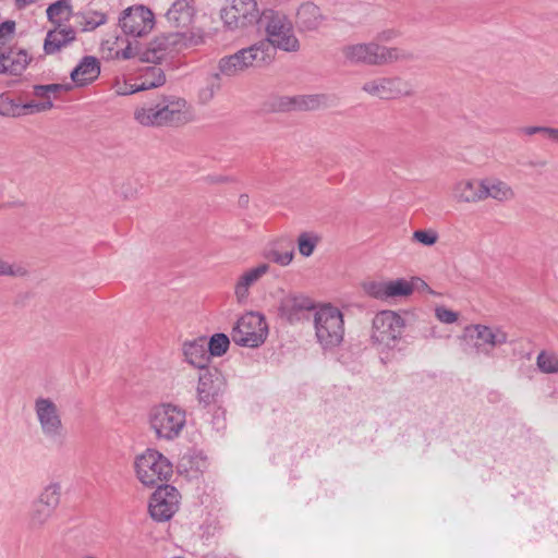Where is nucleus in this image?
I'll return each instance as SVG.
<instances>
[{
    "mask_svg": "<svg viewBox=\"0 0 558 558\" xmlns=\"http://www.w3.org/2000/svg\"><path fill=\"white\" fill-rule=\"evenodd\" d=\"M134 120L148 128H173L190 122L191 113L184 98L161 95L136 107Z\"/></svg>",
    "mask_w": 558,
    "mask_h": 558,
    "instance_id": "f257e3e1",
    "label": "nucleus"
},
{
    "mask_svg": "<svg viewBox=\"0 0 558 558\" xmlns=\"http://www.w3.org/2000/svg\"><path fill=\"white\" fill-rule=\"evenodd\" d=\"M203 43L204 33L202 29L162 34L149 43L148 48L143 52L142 60L158 63L169 54L178 53L183 49L198 46Z\"/></svg>",
    "mask_w": 558,
    "mask_h": 558,
    "instance_id": "f03ea898",
    "label": "nucleus"
},
{
    "mask_svg": "<svg viewBox=\"0 0 558 558\" xmlns=\"http://www.w3.org/2000/svg\"><path fill=\"white\" fill-rule=\"evenodd\" d=\"M315 338L324 350L339 347L344 337V319L342 312L331 305L317 307L313 317Z\"/></svg>",
    "mask_w": 558,
    "mask_h": 558,
    "instance_id": "7ed1b4c3",
    "label": "nucleus"
},
{
    "mask_svg": "<svg viewBox=\"0 0 558 558\" xmlns=\"http://www.w3.org/2000/svg\"><path fill=\"white\" fill-rule=\"evenodd\" d=\"M266 32V39L269 44V52L272 54L274 48L287 52H295L300 49V43L293 29V25L288 16L274 9H265L260 21Z\"/></svg>",
    "mask_w": 558,
    "mask_h": 558,
    "instance_id": "20e7f679",
    "label": "nucleus"
},
{
    "mask_svg": "<svg viewBox=\"0 0 558 558\" xmlns=\"http://www.w3.org/2000/svg\"><path fill=\"white\" fill-rule=\"evenodd\" d=\"M148 421L157 438L173 440L181 435L185 427L186 412L179 405L160 403L150 409Z\"/></svg>",
    "mask_w": 558,
    "mask_h": 558,
    "instance_id": "39448f33",
    "label": "nucleus"
},
{
    "mask_svg": "<svg viewBox=\"0 0 558 558\" xmlns=\"http://www.w3.org/2000/svg\"><path fill=\"white\" fill-rule=\"evenodd\" d=\"M138 481L145 486H160L172 474V464L160 452L147 449L135 460Z\"/></svg>",
    "mask_w": 558,
    "mask_h": 558,
    "instance_id": "423d86ee",
    "label": "nucleus"
},
{
    "mask_svg": "<svg viewBox=\"0 0 558 558\" xmlns=\"http://www.w3.org/2000/svg\"><path fill=\"white\" fill-rule=\"evenodd\" d=\"M343 56L352 63L381 65L403 59L404 53L395 47L381 46L377 43L355 44L343 48Z\"/></svg>",
    "mask_w": 558,
    "mask_h": 558,
    "instance_id": "0eeeda50",
    "label": "nucleus"
},
{
    "mask_svg": "<svg viewBox=\"0 0 558 558\" xmlns=\"http://www.w3.org/2000/svg\"><path fill=\"white\" fill-rule=\"evenodd\" d=\"M268 336L265 317L255 312L241 316L232 329L231 337L235 344L246 348L262 345Z\"/></svg>",
    "mask_w": 558,
    "mask_h": 558,
    "instance_id": "6e6552de",
    "label": "nucleus"
},
{
    "mask_svg": "<svg viewBox=\"0 0 558 558\" xmlns=\"http://www.w3.org/2000/svg\"><path fill=\"white\" fill-rule=\"evenodd\" d=\"M264 16L256 0H231L230 4L221 10V19L230 31L243 29L253 26Z\"/></svg>",
    "mask_w": 558,
    "mask_h": 558,
    "instance_id": "1a4fd4ad",
    "label": "nucleus"
},
{
    "mask_svg": "<svg viewBox=\"0 0 558 558\" xmlns=\"http://www.w3.org/2000/svg\"><path fill=\"white\" fill-rule=\"evenodd\" d=\"M34 412L41 434L50 441H61L65 437L61 412L50 398L38 397L34 402Z\"/></svg>",
    "mask_w": 558,
    "mask_h": 558,
    "instance_id": "9d476101",
    "label": "nucleus"
},
{
    "mask_svg": "<svg viewBox=\"0 0 558 558\" xmlns=\"http://www.w3.org/2000/svg\"><path fill=\"white\" fill-rule=\"evenodd\" d=\"M227 390L223 374L217 367L198 371L196 399L201 407L207 409L217 405Z\"/></svg>",
    "mask_w": 558,
    "mask_h": 558,
    "instance_id": "9b49d317",
    "label": "nucleus"
},
{
    "mask_svg": "<svg viewBox=\"0 0 558 558\" xmlns=\"http://www.w3.org/2000/svg\"><path fill=\"white\" fill-rule=\"evenodd\" d=\"M405 328L404 319L393 311H381L373 318L372 339L385 347L395 348Z\"/></svg>",
    "mask_w": 558,
    "mask_h": 558,
    "instance_id": "f8f14e48",
    "label": "nucleus"
},
{
    "mask_svg": "<svg viewBox=\"0 0 558 558\" xmlns=\"http://www.w3.org/2000/svg\"><path fill=\"white\" fill-rule=\"evenodd\" d=\"M418 281V278H411L410 280L404 278L386 281L372 280L363 283V290L367 295L374 299L389 301L410 296L414 292Z\"/></svg>",
    "mask_w": 558,
    "mask_h": 558,
    "instance_id": "ddd939ff",
    "label": "nucleus"
},
{
    "mask_svg": "<svg viewBox=\"0 0 558 558\" xmlns=\"http://www.w3.org/2000/svg\"><path fill=\"white\" fill-rule=\"evenodd\" d=\"M119 25L128 36L143 37L155 26L154 13L144 5L130 7L121 13Z\"/></svg>",
    "mask_w": 558,
    "mask_h": 558,
    "instance_id": "4468645a",
    "label": "nucleus"
},
{
    "mask_svg": "<svg viewBox=\"0 0 558 558\" xmlns=\"http://www.w3.org/2000/svg\"><path fill=\"white\" fill-rule=\"evenodd\" d=\"M362 90L380 99H395L414 94V87L401 77H377L363 84Z\"/></svg>",
    "mask_w": 558,
    "mask_h": 558,
    "instance_id": "2eb2a0df",
    "label": "nucleus"
},
{
    "mask_svg": "<svg viewBox=\"0 0 558 558\" xmlns=\"http://www.w3.org/2000/svg\"><path fill=\"white\" fill-rule=\"evenodd\" d=\"M180 494L170 485H160L151 495L149 501V513L159 522L170 520L179 509Z\"/></svg>",
    "mask_w": 558,
    "mask_h": 558,
    "instance_id": "dca6fc26",
    "label": "nucleus"
},
{
    "mask_svg": "<svg viewBox=\"0 0 558 558\" xmlns=\"http://www.w3.org/2000/svg\"><path fill=\"white\" fill-rule=\"evenodd\" d=\"M463 337L473 342L478 351H483L486 345L495 348L505 344L508 335L499 327H489L486 325H469L464 328Z\"/></svg>",
    "mask_w": 558,
    "mask_h": 558,
    "instance_id": "f3484780",
    "label": "nucleus"
},
{
    "mask_svg": "<svg viewBox=\"0 0 558 558\" xmlns=\"http://www.w3.org/2000/svg\"><path fill=\"white\" fill-rule=\"evenodd\" d=\"M315 308L314 301L302 293L286 295L279 306L280 316L290 324L299 323L307 318L308 313Z\"/></svg>",
    "mask_w": 558,
    "mask_h": 558,
    "instance_id": "a211bd4d",
    "label": "nucleus"
},
{
    "mask_svg": "<svg viewBox=\"0 0 558 558\" xmlns=\"http://www.w3.org/2000/svg\"><path fill=\"white\" fill-rule=\"evenodd\" d=\"M270 267L262 263L253 268L246 269L239 276L234 284V295L239 303H245L250 295V289L254 287L268 271Z\"/></svg>",
    "mask_w": 558,
    "mask_h": 558,
    "instance_id": "6ab92c4d",
    "label": "nucleus"
},
{
    "mask_svg": "<svg viewBox=\"0 0 558 558\" xmlns=\"http://www.w3.org/2000/svg\"><path fill=\"white\" fill-rule=\"evenodd\" d=\"M195 15L194 0H174L166 12L168 23L177 28H187L193 23Z\"/></svg>",
    "mask_w": 558,
    "mask_h": 558,
    "instance_id": "aec40b11",
    "label": "nucleus"
},
{
    "mask_svg": "<svg viewBox=\"0 0 558 558\" xmlns=\"http://www.w3.org/2000/svg\"><path fill=\"white\" fill-rule=\"evenodd\" d=\"M185 361L198 371L210 367V354L207 351V340L205 337H198L187 340L182 345Z\"/></svg>",
    "mask_w": 558,
    "mask_h": 558,
    "instance_id": "412c9836",
    "label": "nucleus"
},
{
    "mask_svg": "<svg viewBox=\"0 0 558 558\" xmlns=\"http://www.w3.org/2000/svg\"><path fill=\"white\" fill-rule=\"evenodd\" d=\"M483 179H462L452 186V197L457 203L476 204L483 202Z\"/></svg>",
    "mask_w": 558,
    "mask_h": 558,
    "instance_id": "4be33fe9",
    "label": "nucleus"
},
{
    "mask_svg": "<svg viewBox=\"0 0 558 558\" xmlns=\"http://www.w3.org/2000/svg\"><path fill=\"white\" fill-rule=\"evenodd\" d=\"M31 61L24 49H10L0 54V74L20 75Z\"/></svg>",
    "mask_w": 558,
    "mask_h": 558,
    "instance_id": "5701e85b",
    "label": "nucleus"
},
{
    "mask_svg": "<svg viewBox=\"0 0 558 558\" xmlns=\"http://www.w3.org/2000/svg\"><path fill=\"white\" fill-rule=\"evenodd\" d=\"M482 189L483 201L492 198L498 203H508L515 198L512 186L498 178L483 179Z\"/></svg>",
    "mask_w": 558,
    "mask_h": 558,
    "instance_id": "b1692460",
    "label": "nucleus"
},
{
    "mask_svg": "<svg viewBox=\"0 0 558 558\" xmlns=\"http://www.w3.org/2000/svg\"><path fill=\"white\" fill-rule=\"evenodd\" d=\"M99 74V61L95 57L87 56L72 70L71 78L76 86L82 87L94 82Z\"/></svg>",
    "mask_w": 558,
    "mask_h": 558,
    "instance_id": "393cba45",
    "label": "nucleus"
},
{
    "mask_svg": "<svg viewBox=\"0 0 558 558\" xmlns=\"http://www.w3.org/2000/svg\"><path fill=\"white\" fill-rule=\"evenodd\" d=\"M75 31L71 26H57L49 31L44 41V50L47 54L60 51L75 39Z\"/></svg>",
    "mask_w": 558,
    "mask_h": 558,
    "instance_id": "a878e982",
    "label": "nucleus"
},
{
    "mask_svg": "<svg viewBox=\"0 0 558 558\" xmlns=\"http://www.w3.org/2000/svg\"><path fill=\"white\" fill-rule=\"evenodd\" d=\"M320 9L312 2L303 3L298 12L295 23L300 31H316L323 23Z\"/></svg>",
    "mask_w": 558,
    "mask_h": 558,
    "instance_id": "bb28decb",
    "label": "nucleus"
},
{
    "mask_svg": "<svg viewBox=\"0 0 558 558\" xmlns=\"http://www.w3.org/2000/svg\"><path fill=\"white\" fill-rule=\"evenodd\" d=\"M242 58L245 62V70L252 66H262L272 60L267 41H258L247 48H243Z\"/></svg>",
    "mask_w": 558,
    "mask_h": 558,
    "instance_id": "cd10ccee",
    "label": "nucleus"
},
{
    "mask_svg": "<svg viewBox=\"0 0 558 558\" xmlns=\"http://www.w3.org/2000/svg\"><path fill=\"white\" fill-rule=\"evenodd\" d=\"M48 106H46L47 108ZM45 106L37 105H26V102H21L8 94H0V116L3 117H21L25 114H29L28 109H44Z\"/></svg>",
    "mask_w": 558,
    "mask_h": 558,
    "instance_id": "c85d7f7f",
    "label": "nucleus"
},
{
    "mask_svg": "<svg viewBox=\"0 0 558 558\" xmlns=\"http://www.w3.org/2000/svg\"><path fill=\"white\" fill-rule=\"evenodd\" d=\"M143 81L135 88H132L130 93H135L138 90H145L150 88H156L162 86L166 82V76L163 71L158 66H149L145 70L143 74ZM119 94L126 95L129 92L123 90L119 92Z\"/></svg>",
    "mask_w": 558,
    "mask_h": 558,
    "instance_id": "c756f323",
    "label": "nucleus"
},
{
    "mask_svg": "<svg viewBox=\"0 0 558 558\" xmlns=\"http://www.w3.org/2000/svg\"><path fill=\"white\" fill-rule=\"evenodd\" d=\"M56 510L52 508L39 504L35 500L32 505V509L28 515V524L31 529L38 530L41 529L53 515Z\"/></svg>",
    "mask_w": 558,
    "mask_h": 558,
    "instance_id": "7c9ffc66",
    "label": "nucleus"
},
{
    "mask_svg": "<svg viewBox=\"0 0 558 558\" xmlns=\"http://www.w3.org/2000/svg\"><path fill=\"white\" fill-rule=\"evenodd\" d=\"M219 71L226 76H235L245 71V62L242 58V50L223 57L219 61Z\"/></svg>",
    "mask_w": 558,
    "mask_h": 558,
    "instance_id": "2f4dec72",
    "label": "nucleus"
},
{
    "mask_svg": "<svg viewBox=\"0 0 558 558\" xmlns=\"http://www.w3.org/2000/svg\"><path fill=\"white\" fill-rule=\"evenodd\" d=\"M46 13L51 23L62 26V22L70 20L72 7L69 0H58L47 8Z\"/></svg>",
    "mask_w": 558,
    "mask_h": 558,
    "instance_id": "473e14b6",
    "label": "nucleus"
},
{
    "mask_svg": "<svg viewBox=\"0 0 558 558\" xmlns=\"http://www.w3.org/2000/svg\"><path fill=\"white\" fill-rule=\"evenodd\" d=\"M60 499L61 485L59 483H50L44 487L36 500L56 510L60 504Z\"/></svg>",
    "mask_w": 558,
    "mask_h": 558,
    "instance_id": "72a5a7b5",
    "label": "nucleus"
},
{
    "mask_svg": "<svg viewBox=\"0 0 558 558\" xmlns=\"http://www.w3.org/2000/svg\"><path fill=\"white\" fill-rule=\"evenodd\" d=\"M33 95H34V97L38 98V100L26 101V105H37L38 107L39 106H48V107L47 108L45 107L44 109H39V110L28 109L29 114L45 112V111H48L53 108V101L50 97V94L48 93L46 85H35L33 87Z\"/></svg>",
    "mask_w": 558,
    "mask_h": 558,
    "instance_id": "f704fd0d",
    "label": "nucleus"
},
{
    "mask_svg": "<svg viewBox=\"0 0 558 558\" xmlns=\"http://www.w3.org/2000/svg\"><path fill=\"white\" fill-rule=\"evenodd\" d=\"M536 365L544 374H558V354L543 350L536 357Z\"/></svg>",
    "mask_w": 558,
    "mask_h": 558,
    "instance_id": "c9c22d12",
    "label": "nucleus"
},
{
    "mask_svg": "<svg viewBox=\"0 0 558 558\" xmlns=\"http://www.w3.org/2000/svg\"><path fill=\"white\" fill-rule=\"evenodd\" d=\"M230 340L225 333H215L207 341V351L211 356H222L229 349Z\"/></svg>",
    "mask_w": 558,
    "mask_h": 558,
    "instance_id": "e433bc0d",
    "label": "nucleus"
},
{
    "mask_svg": "<svg viewBox=\"0 0 558 558\" xmlns=\"http://www.w3.org/2000/svg\"><path fill=\"white\" fill-rule=\"evenodd\" d=\"M319 239L313 233L303 232L298 238V248L301 255L308 257L313 254Z\"/></svg>",
    "mask_w": 558,
    "mask_h": 558,
    "instance_id": "4c0bfd02",
    "label": "nucleus"
},
{
    "mask_svg": "<svg viewBox=\"0 0 558 558\" xmlns=\"http://www.w3.org/2000/svg\"><path fill=\"white\" fill-rule=\"evenodd\" d=\"M221 83H220V76L218 73H215L210 75L208 78L206 87L202 88L199 90V99L203 104L209 102L216 93L220 89Z\"/></svg>",
    "mask_w": 558,
    "mask_h": 558,
    "instance_id": "58836bf2",
    "label": "nucleus"
},
{
    "mask_svg": "<svg viewBox=\"0 0 558 558\" xmlns=\"http://www.w3.org/2000/svg\"><path fill=\"white\" fill-rule=\"evenodd\" d=\"M293 247L290 246L286 251H280L278 248H270L266 253V258L270 262H274L280 266H288L293 259Z\"/></svg>",
    "mask_w": 558,
    "mask_h": 558,
    "instance_id": "ea45409f",
    "label": "nucleus"
},
{
    "mask_svg": "<svg viewBox=\"0 0 558 558\" xmlns=\"http://www.w3.org/2000/svg\"><path fill=\"white\" fill-rule=\"evenodd\" d=\"M325 102L323 95L296 96V110H314Z\"/></svg>",
    "mask_w": 558,
    "mask_h": 558,
    "instance_id": "a19ab883",
    "label": "nucleus"
},
{
    "mask_svg": "<svg viewBox=\"0 0 558 558\" xmlns=\"http://www.w3.org/2000/svg\"><path fill=\"white\" fill-rule=\"evenodd\" d=\"M27 274L26 268L20 263H10L0 257V276L23 277Z\"/></svg>",
    "mask_w": 558,
    "mask_h": 558,
    "instance_id": "79ce46f5",
    "label": "nucleus"
},
{
    "mask_svg": "<svg viewBox=\"0 0 558 558\" xmlns=\"http://www.w3.org/2000/svg\"><path fill=\"white\" fill-rule=\"evenodd\" d=\"M412 240L425 246H432L437 242L438 233L433 229L416 230L413 232Z\"/></svg>",
    "mask_w": 558,
    "mask_h": 558,
    "instance_id": "37998d69",
    "label": "nucleus"
},
{
    "mask_svg": "<svg viewBox=\"0 0 558 558\" xmlns=\"http://www.w3.org/2000/svg\"><path fill=\"white\" fill-rule=\"evenodd\" d=\"M274 110L290 111L296 110V97L280 96L277 97L271 105Z\"/></svg>",
    "mask_w": 558,
    "mask_h": 558,
    "instance_id": "c03bdc74",
    "label": "nucleus"
},
{
    "mask_svg": "<svg viewBox=\"0 0 558 558\" xmlns=\"http://www.w3.org/2000/svg\"><path fill=\"white\" fill-rule=\"evenodd\" d=\"M435 316L437 319L444 324H452L458 319V313L451 310H448L444 306L436 307Z\"/></svg>",
    "mask_w": 558,
    "mask_h": 558,
    "instance_id": "a18cd8bd",
    "label": "nucleus"
},
{
    "mask_svg": "<svg viewBox=\"0 0 558 558\" xmlns=\"http://www.w3.org/2000/svg\"><path fill=\"white\" fill-rule=\"evenodd\" d=\"M107 16L100 12H94L93 15L86 21L85 29H95L96 27L105 24Z\"/></svg>",
    "mask_w": 558,
    "mask_h": 558,
    "instance_id": "49530a36",
    "label": "nucleus"
},
{
    "mask_svg": "<svg viewBox=\"0 0 558 558\" xmlns=\"http://www.w3.org/2000/svg\"><path fill=\"white\" fill-rule=\"evenodd\" d=\"M46 86L52 100L57 98L58 95L66 93L72 88L71 84H47Z\"/></svg>",
    "mask_w": 558,
    "mask_h": 558,
    "instance_id": "de8ad7c7",
    "label": "nucleus"
},
{
    "mask_svg": "<svg viewBox=\"0 0 558 558\" xmlns=\"http://www.w3.org/2000/svg\"><path fill=\"white\" fill-rule=\"evenodd\" d=\"M14 22L7 21L0 24V45L4 44V41L14 33Z\"/></svg>",
    "mask_w": 558,
    "mask_h": 558,
    "instance_id": "09e8293b",
    "label": "nucleus"
},
{
    "mask_svg": "<svg viewBox=\"0 0 558 558\" xmlns=\"http://www.w3.org/2000/svg\"><path fill=\"white\" fill-rule=\"evenodd\" d=\"M547 131H548V128L547 126H524L522 129H520V132L525 134V135H534V134H544L545 136H547Z\"/></svg>",
    "mask_w": 558,
    "mask_h": 558,
    "instance_id": "8fccbe9b",
    "label": "nucleus"
},
{
    "mask_svg": "<svg viewBox=\"0 0 558 558\" xmlns=\"http://www.w3.org/2000/svg\"><path fill=\"white\" fill-rule=\"evenodd\" d=\"M117 56L121 57L124 60H126V59L133 58L134 53H133V50H132L131 46H128L125 49H123L121 51H118Z\"/></svg>",
    "mask_w": 558,
    "mask_h": 558,
    "instance_id": "3c124183",
    "label": "nucleus"
},
{
    "mask_svg": "<svg viewBox=\"0 0 558 558\" xmlns=\"http://www.w3.org/2000/svg\"><path fill=\"white\" fill-rule=\"evenodd\" d=\"M547 137L554 142H558V129L548 128Z\"/></svg>",
    "mask_w": 558,
    "mask_h": 558,
    "instance_id": "603ef678",
    "label": "nucleus"
},
{
    "mask_svg": "<svg viewBox=\"0 0 558 558\" xmlns=\"http://www.w3.org/2000/svg\"><path fill=\"white\" fill-rule=\"evenodd\" d=\"M82 558H98V557H96V556H94V555H85V556H83Z\"/></svg>",
    "mask_w": 558,
    "mask_h": 558,
    "instance_id": "864d4df0",
    "label": "nucleus"
}]
</instances>
